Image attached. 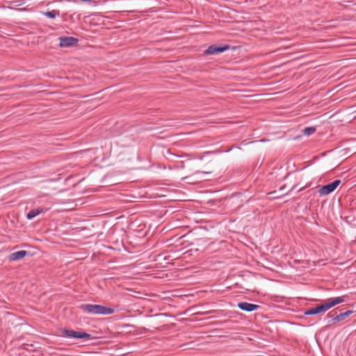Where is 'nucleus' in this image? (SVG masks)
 <instances>
[{"label":"nucleus","mask_w":356,"mask_h":356,"mask_svg":"<svg viewBox=\"0 0 356 356\" xmlns=\"http://www.w3.org/2000/svg\"><path fill=\"white\" fill-rule=\"evenodd\" d=\"M227 49H228V46L217 47L211 45V46L209 47L205 50L204 54H206V55L218 54L220 53L225 51Z\"/></svg>","instance_id":"nucleus-6"},{"label":"nucleus","mask_w":356,"mask_h":356,"mask_svg":"<svg viewBox=\"0 0 356 356\" xmlns=\"http://www.w3.org/2000/svg\"><path fill=\"white\" fill-rule=\"evenodd\" d=\"M60 47H72L75 45L78 40L73 37H60Z\"/></svg>","instance_id":"nucleus-5"},{"label":"nucleus","mask_w":356,"mask_h":356,"mask_svg":"<svg viewBox=\"0 0 356 356\" xmlns=\"http://www.w3.org/2000/svg\"><path fill=\"white\" fill-rule=\"evenodd\" d=\"M81 309L86 313L92 314H111L114 309L99 305L83 304L80 306Z\"/></svg>","instance_id":"nucleus-1"},{"label":"nucleus","mask_w":356,"mask_h":356,"mask_svg":"<svg viewBox=\"0 0 356 356\" xmlns=\"http://www.w3.org/2000/svg\"><path fill=\"white\" fill-rule=\"evenodd\" d=\"M328 307L325 303V302L323 304H321V305H318L314 308H312L305 312V315H314L320 313H324L327 310H328Z\"/></svg>","instance_id":"nucleus-4"},{"label":"nucleus","mask_w":356,"mask_h":356,"mask_svg":"<svg viewBox=\"0 0 356 356\" xmlns=\"http://www.w3.org/2000/svg\"><path fill=\"white\" fill-rule=\"evenodd\" d=\"M344 301H345L344 297L343 296H340V297H336V298H334L327 299L325 301V303H326L328 309H330L332 307H334V306H335V305H337L338 304L342 303Z\"/></svg>","instance_id":"nucleus-7"},{"label":"nucleus","mask_w":356,"mask_h":356,"mask_svg":"<svg viewBox=\"0 0 356 356\" xmlns=\"http://www.w3.org/2000/svg\"><path fill=\"white\" fill-rule=\"evenodd\" d=\"M27 254V252L26 250H19L15 252L12 253L9 256V259L11 261H17L24 258Z\"/></svg>","instance_id":"nucleus-9"},{"label":"nucleus","mask_w":356,"mask_h":356,"mask_svg":"<svg viewBox=\"0 0 356 356\" xmlns=\"http://www.w3.org/2000/svg\"><path fill=\"white\" fill-rule=\"evenodd\" d=\"M65 336L70 338H76V339H84V338H90V335L83 332H76L74 330H65L63 331Z\"/></svg>","instance_id":"nucleus-3"},{"label":"nucleus","mask_w":356,"mask_h":356,"mask_svg":"<svg viewBox=\"0 0 356 356\" xmlns=\"http://www.w3.org/2000/svg\"><path fill=\"white\" fill-rule=\"evenodd\" d=\"M42 211V209H32L27 213V218L31 220Z\"/></svg>","instance_id":"nucleus-11"},{"label":"nucleus","mask_w":356,"mask_h":356,"mask_svg":"<svg viewBox=\"0 0 356 356\" xmlns=\"http://www.w3.org/2000/svg\"><path fill=\"white\" fill-rule=\"evenodd\" d=\"M238 307L241 309L247 311V312H252V311L256 310L259 307V306L257 305L248 303L246 302H239L238 304Z\"/></svg>","instance_id":"nucleus-8"},{"label":"nucleus","mask_w":356,"mask_h":356,"mask_svg":"<svg viewBox=\"0 0 356 356\" xmlns=\"http://www.w3.org/2000/svg\"><path fill=\"white\" fill-rule=\"evenodd\" d=\"M44 15L49 18L54 19L56 16V13L55 10L48 11V12L44 13Z\"/></svg>","instance_id":"nucleus-13"},{"label":"nucleus","mask_w":356,"mask_h":356,"mask_svg":"<svg viewBox=\"0 0 356 356\" xmlns=\"http://www.w3.org/2000/svg\"><path fill=\"white\" fill-rule=\"evenodd\" d=\"M353 313V311L348 310L346 312L341 313L337 315L336 317L333 318V321L335 322H339L343 321L346 317L349 316L350 314Z\"/></svg>","instance_id":"nucleus-10"},{"label":"nucleus","mask_w":356,"mask_h":356,"mask_svg":"<svg viewBox=\"0 0 356 356\" xmlns=\"http://www.w3.org/2000/svg\"><path fill=\"white\" fill-rule=\"evenodd\" d=\"M316 131V128L315 127H307L305 128L304 130H303V133L305 136H309L312 134H314Z\"/></svg>","instance_id":"nucleus-12"},{"label":"nucleus","mask_w":356,"mask_h":356,"mask_svg":"<svg viewBox=\"0 0 356 356\" xmlns=\"http://www.w3.org/2000/svg\"><path fill=\"white\" fill-rule=\"evenodd\" d=\"M340 184L341 180L337 179L329 184L321 187L318 190V193L321 196L327 195L328 194L333 192L339 186Z\"/></svg>","instance_id":"nucleus-2"}]
</instances>
